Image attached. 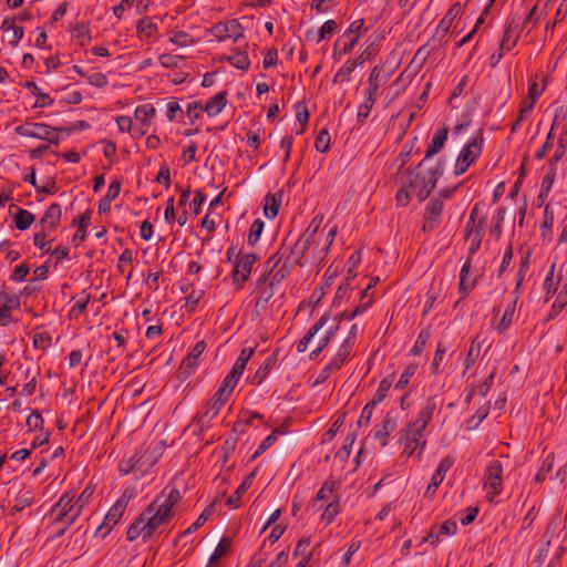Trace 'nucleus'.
<instances>
[{"label":"nucleus","instance_id":"nucleus-1","mask_svg":"<svg viewBox=\"0 0 567 567\" xmlns=\"http://www.w3.org/2000/svg\"><path fill=\"white\" fill-rule=\"evenodd\" d=\"M483 141V131L480 130L458 154L454 167L455 175L458 176L465 173L470 165L476 161L482 153Z\"/></svg>","mask_w":567,"mask_h":567},{"label":"nucleus","instance_id":"nucleus-2","mask_svg":"<svg viewBox=\"0 0 567 567\" xmlns=\"http://www.w3.org/2000/svg\"><path fill=\"white\" fill-rule=\"evenodd\" d=\"M324 328V333L322 337H329V340L331 341L337 333V331L340 328V319L333 318L330 321V318L328 315H323L303 336V338L298 342L297 344V351L298 352H305L308 348L309 342L311 339Z\"/></svg>","mask_w":567,"mask_h":567},{"label":"nucleus","instance_id":"nucleus-3","mask_svg":"<svg viewBox=\"0 0 567 567\" xmlns=\"http://www.w3.org/2000/svg\"><path fill=\"white\" fill-rule=\"evenodd\" d=\"M503 465L498 460H492L485 470L484 488L487 489V499L493 501L503 492Z\"/></svg>","mask_w":567,"mask_h":567},{"label":"nucleus","instance_id":"nucleus-4","mask_svg":"<svg viewBox=\"0 0 567 567\" xmlns=\"http://www.w3.org/2000/svg\"><path fill=\"white\" fill-rule=\"evenodd\" d=\"M130 498L131 495H128L127 491H125L116 501V503L110 508L106 516L104 517L103 523L97 527L96 534L101 533L103 538L106 537V535L113 529V527L124 515Z\"/></svg>","mask_w":567,"mask_h":567},{"label":"nucleus","instance_id":"nucleus-5","mask_svg":"<svg viewBox=\"0 0 567 567\" xmlns=\"http://www.w3.org/2000/svg\"><path fill=\"white\" fill-rule=\"evenodd\" d=\"M158 501L159 497H157L141 513V516L147 527L146 536L152 537L159 526L168 523V520L171 519L169 515L163 513V511L157 507Z\"/></svg>","mask_w":567,"mask_h":567},{"label":"nucleus","instance_id":"nucleus-6","mask_svg":"<svg viewBox=\"0 0 567 567\" xmlns=\"http://www.w3.org/2000/svg\"><path fill=\"white\" fill-rule=\"evenodd\" d=\"M257 259L258 257L255 252H249L241 255L239 259L235 260L231 278L238 289L243 288L244 284L248 280L251 268Z\"/></svg>","mask_w":567,"mask_h":567},{"label":"nucleus","instance_id":"nucleus-7","mask_svg":"<svg viewBox=\"0 0 567 567\" xmlns=\"http://www.w3.org/2000/svg\"><path fill=\"white\" fill-rule=\"evenodd\" d=\"M206 349V342L200 340L195 343L190 352L183 359L176 374L177 379L184 381L198 365V358L203 354Z\"/></svg>","mask_w":567,"mask_h":567},{"label":"nucleus","instance_id":"nucleus-8","mask_svg":"<svg viewBox=\"0 0 567 567\" xmlns=\"http://www.w3.org/2000/svg\"><path fill=\"white\" fill-rule=\"evenodd\" d=\"M540 94H542V90H539L538 83H536V82L532 83L528 89L527 96L522 101L519 115L516 118V121L512 124V127H511L512 133H516L518 130H520L524 120L532 112L534 104Z\"/></svg>","mask_w":567,"mask_h":567},{"label":"nucleus","instance_id":"nucleus-9","mask_svg":"<svg viewBox=\"0 0 567 567\" xmlns=\"http://www.w3.org/2000/svg\"><path fill=\"white\" fill-rule=\"evenodd\" d=\"M55 131H58V128H53L44 123H25L14 128L16 134L20 136L38 140L49 138V134H53Z\"/></svg>","mask_w":567,"mask_h":567},{"label":"nucleus","instance_id":"nucleus-10","mask_svg":"<svg viewBox=\"0 0 567 567\" xmlns=\"http://www.w3.org/2000/svg\"><path fill=\"white\" fill-rule=\"evenodd\" d=\"M442 210L443 200L441 198H433L429 202L424 212V223L422 227L424 231H432L439 226Z\"/></svg>","mask_w":567,"mask_h":567},{"label":"nucleus","instance_id":"nucleus-11","mask_svg":"<svg viewBox=\"0 0 567 567\" xmlns=\"http://www.w3.org/2000/svg\"><path fill=\"white\" fill-rule=\"evenodd\" d=\"M422 439H423L422 433H415L414 431H409V427L405 426L401 431V439H400V441L404 444L403 453L411 456L420 447V452L417 453V456H420L422 453V450L425 446V441Z\"/></svg>","mask_w":567,"mask_h":567},{"label":"nucleus","instance_id":"nucleus-12","mask_svg":"<svg viewBox=\"0 0 567 567\" xmlns=\"http://www.w3.org/2000/svg\"><path fill=\"white\" fill-rule=\"evenodd\" d=\"M312 243V240L300 236L295 245L290 248V252L287 256L285 264H289V266H302L305 264L303 259Z\"/></svg>","mask_w":567,"mask_h":567},{"label":"nucleus","instance_id":"nucleus-13","mask_svg":"<svg viewBox=\"0 0 567 567\" xmlns=\"http://www.w3.org/2000/svg\"><path fill=\"white\" fill-rule=\"evenodd\" d=\"M73 499L74 494L65 493L51 508L50 515L53 518L54 524H62L64 522V516H66L68 512L72 508Z\"/></svg>","mask_w":567,"mask_h":567},{"label":"nucleus","instance_id":"nucleus-14","mask_svg":"<svg viewBox=\"0 0 567 567\" xmlns=\"http://www.w3.org/2000/svg\"><path fill=\"white\" fill-rule=\"evenodd\" d=\"M230 394L226 390L218 388L213 399L207 404V410L198 417L199 421L205 419L212 420L226 403Z\"/></svg>","mask_w":567,"mask_h":567},{"label":"nucleus","instance_id":"nucleus-15","mask_svg":"<svg viewBox=\"0 0 567 567\" xmlns=\"http://www.w3.org/2000/svg\"><path fill=\"white\" fill-rule=\"evenodd\" d=\"M447 135H449V130L446 126L437 128L434 132L432 140L425 151V156H424L423 161L433 157L443 148V146L447 140Z\"/></svg>","mask_w":567,"mask_h":567},{"label":"nucleus","instance_id":"nucleus-16","mask_svg":"<svg viewBox=\"0 0 567 567\" xmlns=\"http://www.w3.org/2000/svg\"><path fill=\"white\" fill-rule=\"evenodd\" d=\"M453 464V460L450 456H446L443 458L435 472L432 475L431 482L427 486L426 494H433L435 493L436 488L440 486V484L443 482L446 472L451 468Z\"/></svg>","mask_w":567,"mask_h":567},{"label":"nucleus","instance_id":"nucleus-17","mask_svg":"<svg viewBox=\"0 0 567 567\" xmlns=\"http://www.w3.org/2000/svg\"><path fill=\"white\" fill-rule=\"evenodd\" d=\"M382 66L375 65L369 73L368 76V87L365 89V94L371 93V95L378 96L379 89L384 85L388 81V76L382 74Z\"/></svg>","mask_w":567,"mask_h":567},{"label":"nucleus","instance_id":"nucleus-18","mask_svg":"<svg viewBox=\"0 0 567 567\" xmlns=\"http://www.w3.org/2000/svg\"><path fill=\"white\" fill-rule=\"evenodd\" d=\"M396 429V417L392 412H388L384 416L380 429L374 433V439L380 440L382 446L388 444V436Z\"/></svg>","mask_w":567,"mask_h":567},{"label":"nucleus","instance_id":"nucleus-19","mask_svg":"<svg viewBox=\"0 0 567 567\" xmlns=\"http://www.w3.org/2000/svg\"><path fill=\"white\" fill-rule=\"evenodd\" d=\"M61 216V205L54 203L47 208V210L40 219V224L44 229H54L59 225Z\"/></svg>","mask_w":567,"mask_h":567},{"label":"nucleus","instance_id":"nucleus-20","mask_svg":"<svg viewBox=\"0 0 567 567\" xmlns=\"http://www.w3.org/2000/svg\"><path fill=\"white\" fill-rule=\"evenodd\" d=\"M277 361V352H272L269 354L262 364L258 368V370L255 372V374L251 377L250 382L251 384L259 385L269 374V372L272 370L274 365Z\"/></svg>","mask_w":567,"mask_h":567},{"label":"nucleus","instance_id":"nucleus-21","mask_svg":"<svg viewBox=\"0 0 567 567\" xmlns=\"http://www.w3.org/2000/svg\"><path fill=\"white\" fill-rule=\"evenodd\" d=\"M458 12H460V3L456 2L447 10V12L443 17V19L439 22V25L435 30L434 38L435 37H439V38L445 37V34L449 32V30L451 28L453 20L458 14Z\"/></svg>","mask_w":567,"mask_h":567},{"label":"nucleus","instance_id":"nucleus-22","mask_svg":"<svg viewBox=\"0 0 567 567\" xmlns=\"http://www.w3.org/2000/svg\"><path fill=\"white\" fill-rule=\"evenodd\" d=\"M282 200V193L277 192L267 194L265 197L264 214L267 218L272 219L278 215V210Z\"/></svg>","mask_w":567,"mask_h":567},{"label":"nucleus","instance_id":"nucleus-23","mask_svg":"<svg viewBox=\"0 0 567 567\" xmlns=\"http://www.w3.org/2000/svg\"><path fill=\"white\" fill-rule=\"evenodd\" d=\"M359 37L340 38L336 41L332 58L339 61L344 54L350 53L358 42Z\"/></svg>","mask_w":567,"mask_h":567},{"label":"nucleus","instance_id":"nucleus-24","mask_svg":"<svg viewBox=\"0 0 567 567\" xmlns=\"http://www.w3.org/2000/svg\"><path fill=\"white\" fill-rule=\"evenodd\" d=\"M518 25H514V21L506 24L503 39L501 41L502 50L511 51L519 39Z\"/></svg>","mask_w":567,"mask_h":567},{"label":"nucleus","instance_id":"nucleus-25","mask_svg":"<svg viewBox=\"0 0 567 567\" xmlns=\"http://www.w3.org/2000/svg\"><path fill=\"white\" fill-rule=\"evenodd\" d=\"M146 528L147 527L140 514L127 529V540L133 542L140 536L143 538L144 542L148 540L151 536H146Z\"/></svg>","mask_w":567,"mask_h":567},{"label":"nucleus","instance_id":"nucleus-26","mask_svg":"<svg viewBox=\"0 0 567 567\" xmlns=\"http://www.w3.org/2000/svg\"><path fill=\"white\" fill-rule=\"evenodd\" d=\"M405 173L408 174L406 178H408V182H409V187L410 188H415L416 189V197L419 198L420 202H423L425 200L432 190H430L426 186H422L419 181H420V174L419 173H414L410 169H406Z\"/></svg>","mask_w":567,"mask_h":567},{"label":"nucleus","instance_id":"nucleus-27","mask_svg":"<svg viewBox=\"0 0 567 567\" xmlns=\"http://www.w3.org/2000/svg\"><path fill=\"white\" fill-rule=\"evenodd\" d=\"M227 92L221 91L220 93L216 94L214 97H212L205 105L204 110L209 116L217 115L221 112V110L225 107L227 103L226 99Z\"/></svg>","mask_w":567,"mask_h":567},{"label":"nucleus","instance_id":"nucleus-28","mask_svg":"<svg viewBox=\"0 0 567 567\" xmlns=\"http://www.w3.org/2000/svg\"><path fill=\"white\" fill-rule=\"evenodd\" d=\"M23 87L30 90L31 93L37 96V101L33 107H44L47 105L53 104V99H51L49 94L42 93L35 82L25 81Z\"/></svg>","mask_w":567,"mask_h":567},{"label":"nucleus","instance_id":"nucleus-29","mask_svg":"<svg viewBox=\"0 0 567 567\" xmlns=\"http://www.w3.org/2000/svg\"><path fill=\"white\" fill-rule=\"evenodd\" d=\"M143 457H144V453L141 450L136 451L134 453V455H132L131 457L121 461V463L118 465V471L123 475L130 474L135 468L142 466V458Z\"/></svg>","mask_w":567,"mask_h":567},{"label":"nucleus","instance_id":"nucleus-30","mask_svg":"<svg viewBox=\"0 0 567 567\" xmlns=\"http://www.w3.org/2000/svg\"><path fill=\"white\" fill-rule=\"evenodd\" d=\"M339 483L332 478H328L323 485L321 486V488L318 491L317 493V496H316V499H315V503H313V506L315 507H318V503L320 501H324V499H328L330 496H332L334 494V492L337 491V488L339 487ZM321 506H319L320 508Z\"/></svg>","mask_w":567,"mask_h":567},{"label":"nucleus","instance_id":"nucleus-31","mask_svg":"<svg viewBox=\"0 0 567 567\" xmlns=\"http://www.w3.org/2000/svg\"><path fill=\"white\" fill-rule=\"evenodd\" d=\"M34 220L35 216L23 208H18L17 214L14 215V225L19 230L28 229Z\"/></svg>","mask_w":567,"mask_h":567},{"label":"nucleus","instance_id":"nucleus-32","mask_svg":"<svg viewBox=\"0 0 567 567\" xmlns=\"http://www.w3.org/2000/svg\"><path fill=\"white\" fill-rule=\"evenodd\" d=\"M225 60L236 69L247 71L250 65V61L246 51H235L234 54L228 55Z\"/></svg>","mask_w":567,"mask_h":567},{"label":"nucleus","instance_id":"nucleus-33","mask_svg":"<svg viewBox=\"0 0 567 567\" xmlns=\"http://www.w3.org/2000/svg\"><path fill=\"white\" fill-rule=\"evenodd\" d=\"M181 501L179 491L176 488H172L163 503L157 504V507L172 517L173 507Z\"/></svg>","mask_w":567,"mask_h":567},{"label":"nucleus","instance_id":"nucleus-34","mask_svg":"<svg viewBox=\"0 0 567 567\" xmlns=\"http://www.w3.org/2000/svg\"><path fill=\"white\" fill-rule=\"evenodd\" d=\"M135 118L141 122L144 126L148 125L155 115V107L152 104H143L136 107Z\"/></svg>","mask_w":567,"mask_h":567},{"label":"nucleus","instance_id":"nucleus-35","mask_svg":"<svg viewBox=\"0 0 567 567\" xmlns=\"http://www.w3.org/2000/svg\"><path fill=\"white\" fill-rule=\"evenodd\" d=\"M471 269V260L467 259L464 265L462 266L461 272H460V290L462 291L463 296L461 299H464L470 290H472L475 286V280H473L471 284L466 282V278L470 274Z\"/></svg>","mask_w":567,"mask_h":567},{"label":"nucleus","instance_id":"nucleus-36","mask_svg":"<svg viewBox=\"0 0 567 567\" xmlns=\"http://www.w3.org/2000/svg\"><path fill=\"white\" fill-rule=\"evenodd\" d=\"M358 66V60H351L349 59L346 61V63L339 69V71L336 73L333 78V82H348L350 80V74L355 70Z\"/></svg>","mask_w":567,"mask_h":567},{"label":"nucleus","instance_id":"nucleus-37","mask_svg":"<svg viewBox=\"0 0 567 567\" xmlns=\"http://www.w3.org/2000/svg\"><path fill=\"white\" fill-rule=\"evenodd\" d=\"M353 347H354L353 343H350L349 341L343 340V342L341 343V346L338 349V352L331 359L336 363V365H339L341 368L344 364V362L350 357Z\"/></svg>","mask_w":567,"mask_h":567},{"label":"nucleus","instance_id":"nucleus-38","mask_svg":"<svg viewBox=\"0 0 567 567\" xmlns=\"http://www.w3.org/2000/svg\"><path fill=\"white\" fill-rule=\"evenodd\" d=\"M565 121V114L563 107L558 110L554 116L550 130L546 136V141L544 143L545 146H548L549 148L554 145V138H555V130L558 128L561 124V122Z\"/></svg>","mask_w":567,"mask_h":567},{"label":"nucleus","instance_id":"nucleus-39","mask_svg":"<svg viewBox=\"0 0 567 567\" xmlns=\"http://www.w3.org/2000/svg\"><path fill=\"white\" fill-rule=\"evenodd\" d=\"M432 416L424 411L420 410L417 419L408 424L409 431H414L415 433H424L427 424L431 422Z\"/></svg>","mask_w":567,"mask_h":567},{"label":"nucleus","instance_id":"nucleus-40","mask_svg":"<svg viewBox=\"0 0 567 567\" xmlns=\"http://www.w3.org/2000/svg\"><path fill=\"white\" fill-rule=\"evenodd\" d=\"M90 220H91V210H87L80 218L76 233L73 237V241L75 243V245H78L79 243L84 240L85 235H86V228L90 224Z\"/></svg>","mask_w":567,"mask_h":567},{"label":"nucleus","instance_id":"nucleus-41","mask_svg":"<svg viewBox=\"0 0 567 567\" xmlns=\"http://www.w3.org/2000/svg\"><path fill=\"white\" fill-rule=\"evenodd\" d=\"M136 30L140 35L150 38L157 31V25L152 21L151 18L144 17L138 20Z\"/></svg>","mask_w":567,"mask_h":567},{"label":"nucleus","instance_id":"nucleus-42","mask_svg":"<svg viewBox=\"0 0 567 567\" xmlns=\"http://www.w3.org/2000/svg\"><path fill=\"white\" fill-rule=\"evenodd\" d=\"M392 383H393L392 377L384 378L383 380H381V382L379 383V388H378L371 403L374 405H378L379 403H381L386 398V393H388L389 389L391 388Z\"/></svg>","mask_w":567,"mask_h":567},{"label":"nucleus","instance_id":"nucleus-43","mask_svg":"<svg viewBox=\"0 0 567 567\" xmlns=\"http://www.w3.org/2000/svg\"><path fill=\"white\" fill-rule=\"evenodd\" d=\"M482 343L478 341V337L472 340L470 350L465 358V370L470 369L480 355Z\"/></svg>","mask_w":567,"mask_h":567},{"label":"nucleus","instance_id":"nucleus-44","mask_svg":"<svg viewBox=\"0 0 567 567\" xmlns=\"http://www.w3.org/2000/svg\"><path fill=\"white\" fill-rule=\"evenodd\" d=\"M264 226L265 224L260 218H257L252 221L248 234V244L250 246H255L258 243L264 230Z\"/></svg>","mask_w":567,"mask_h":567},{"label":"nucleus","instance_id":"nucleus-45","mask_svg":"<svg viewBox=\"0 0 567 567\" xmlns=\"http://www.w3.org/2000/svg\"><path fill=\"white\" fill-rule=\"evenodd\" d=\"M231 540L228 537L221 538L209 557V565H214L223 555H225L229 550Z\"/></svg>","mask_w":567,"mask_h":567},{"label":"nucleus","instance_id":"nucleus-46","mask_svg":"<svg viewBox=\"0 0 567 567\" xmlns=\"http://www.w3.org/2000/svg\"><path fill=\"white\" fill-rule=\"evenodd\" d=\"M516 302H517V297H515L513 302L507 306V308L497 326V330L499 332L505 331L509 327L513 316H514V312H515Z\"/></svg>","mask_w":567,"mask_h":567},{"label":"nucleus","instance_id":"nucleus-47","mask_svg":"<svg viewBox=\"0 0 567 567\" xmlns=\"http://www.w3.org/2000/svg\"><path fill=\"white\" fill-rule=\"evenodd\" d=\"M227 23L228 38H233L235 42L244 39V27L236 19L229 20Z\"/></svg>","mask_w":567,"mask_h":567},{"label":"nucleus","instance_id":"nucleus-48","mask_svg":"<svg viewBox=\"0 0 567 567\" xmlns=\"http://www.w3.org/2000/svg\"><path fill=\"white\" fill-rule=\"evenodd\" d=\"M214 513V504L208 505L202 514L197 517V519L184 532V534H190L197 530Z\"/></svg>","mask_w":567,"mask_h":567},{"label":"nucleus","instance_id":"nucleus-49","mask_svg":"<svg viewBox=\"0 0 567 567\" xmlns=\"http://www.w3.org/2000/svg\"><path fill=\"white\" fill-rule=\"evenodd\" d=\"M554 454H548L545 460L543 461V464L538 472L536 473L535 481L536 482H544L546 480V475L551 471L554 466Z\"/></svg>","mask_w":567,"mask_h":567},{"label":"nucleus","instance_id":"nucleus-50","mask_svg":"<svg viewBox=\"0 0 567 567\" xmlns=\"http://www.w3.org/2000/svg\"><path fill=\"white\" fill-rule=\"evenodd\" d=\"M281 434L280 430H274L258 446L255 454L252 455V458H257L259 455H261L266 450H268L277 440L278 435Z\"/></svg>","mask_w":567,"mask_h":567},{"label":"nucleus","instance_id":"nucleus-51","mask_svg":"<svg viewBox=\"0 0 567 567\" xmlns=\"http://www.w3.org/2000/svg\"><path fill=\"white\" fill-rule=\"evenodd\" d=\"M339 512H340V503L338 499H334L326 506L321 518H322V520H326L327 524H330V523H332L334 517L339 514Z\"/></svg>","mask_w":567,"mask_h":567},{"label":"nucleus","instance_id":"nucleus-52","mask_svg":"<svg viewBox=\"0 0 567 567\" xmlns=\"http://www.w3.org/2000/svg\"><path fill=\"white\" fill-rule=\"evenodd\" d=\"M355 442V434L350 433L344 439L343 446L336 453V457L344 461L349 457L353 443Z\"/></svg>","mask_w":567,"mask_h":567},{"label":"nucleus","instance_id":"nucleus-53","mask_svg":"<svg viewBox=\"0 0 567 567\" xmlns=\"http://www.w3.org/2000/svg\"><path fill=\"white\" fill-rule=\"evenodd\" d=\"M315 147L320 153H326L330 147V134L327 130L319 132L315 141Z\"/></svg>","mask_w":567,"mask_h":567},{"label":"nucleus","instance_id":"nucleus-54","mask_svg":"<svg viewBox=\"0 0 567 567\" xmlns=\"http://www.w3.org/2000/svg\"><path fill=\"white\" fill-rule=\"evenodd\" d=\"M415 371H416L415 365L411 364V365L406 367L405 370L403 371V373L401 374L400 379L395 383L394 388L396 390L405 389L409 385L411 378L415 374Z\"/></svg>","mask_w":567,"mask_h":567},{"label":"nucleus","instance_id":"nucleus-55","mask_svg":"<svg viewBox=\"0 0 567 567\" xmlns=\"http://www.w3.org/2000/svg\"><path fill=\"white\" fill-rule=\"evenodd\" d=\"M51 334L47 331L39 332L33 336V347L37 349L45 350L51 346Z\"/></svg>","mask_w":567,"mask_h":567},{"label":"nucleus","instance_id":"nucleus-56","mask_svg":"<svg viewBox=\"0 0 567 567\" xmlns=\"http://www.w3.org/2000/svg\"><path fill=\"white\" fill-rule=\"evenodd\" d=\"M431 337V333L429 330H422L419 336H417V339L411 350L412 354L413 355H420L426 344V342L429 341Z\"/></svg>","mask_w":567,"mask_h":567},{"label":"nucleus","instance_id":"nucleus-57","mask_svg":"<svg viewBox=\"0 0 567 567\" xmlns=\"http://www.w3.org/2000/svg\"><path fill=\"white\" fill-rule=\"evenodd\" d=\"M445 353H446V348L442 343H439L436 351L434 353L432 364H431L432 372L436 375L440 373L439 368H440L441 362L444 359Z\"/></svg>","mask_w":567,"mask_h":567},{"label":"nucleus","instance_id":"nucleus-58","mask_svg":"<svg viewBox=\"0 0 567 567\" xmlns=\"http://www.w3.org/2000/svg\"><path fill=\"white\" fill-rule=\"evenodd\" d=\"M567 306V291H560L554 301L550 317L557 316Z\"/></svg>","mask_w":567,"mask_h":567},{"label":"nucleus","instance_id":"nucleus-59","mask_svg":"<svg viewBox=\"0 0 567 567\" xmlns=\"http://www.w3.org/2000/svg\"><path fill=\"white\" fill-rule=\"evenodd\" d=\"M339 369H340V367L336 365V363L331 360L326 367H323L320 370L315 384L317 385V384L323 383L326 380H328V378L331 375L332 372H334Z\"/></svg>","mask_w":567,"mask_h":567},{"label":"nucleus","instance_id":"nucleus-60","mask_svg":"<svg viewBox=\"0 0 567 567\" xmlns=\"http://www.w3.org/2000/svg\"><path fill=\"white\" fill-rule=\"evenodd\" d=\"M43 423V417L38 410L33 411L27 419V425L29 426L30 431L42 430Z\"/></svg>","mask_w":567,"mask_h":567},{"label":"nucleus","instance_id":"nucleus-61","mask_svg":"<svg viewBox=\"0 0 567 567\" xmlns=\"http://www.w3.org/2000/svg\"><path fill=\"white\" fill-rule=\"evenodd\" d=\"M322 223V217L316 216L307 227V229L301 234L302 237L310 239L313 241L315 236L317 235Z\"/></svg>","mask_w":567,"mask_h":567},{"label":"nucleus","instance_id":"nucleus-62","mask_svg":"<svg viewBox=\"0 0 567 567\" xmlns=\"http://www.w3.org/2000/svg\"><path fill=\"white\" fill-rule=\"evenodd\" d=\"M351 276V270L349 271V276L346 278V282L341 284L336 292V296L332 300L333 307H339L341 305V300L347 296L349 290V279Z\"/></svg>","mask_w":567,"mask_h":567},{"label":"nucleus","instance_id":"nucleus-63","mask_svg":"<svg viewBox=\"0 0 567 567\" xmlns=\"http://www.w3.org/2000/svg\"><path fill=\"white\" fill-rule=\"evenodd\" d=\"M409 182L408 178L402 182V187L398 190L395 199L398 205L406 206L410 202V193L408 190Z\"/></svg>","mask_w":567,"mask_h":567},{"label":"nucleus","instance_id":"nucleus-64","mask_svg":"<svg viewBox=\"0 0 567 567\" xmlns=\"http://www.w3.org/2000/svg\"><path fill=\"white\" fill-rule=\"evenodd\" d=\"M439 536H451L457 532V525L453 520H445L442 525H436Z\"/></svg>","mask_w":567,"mask_h":567}]
</instances>
